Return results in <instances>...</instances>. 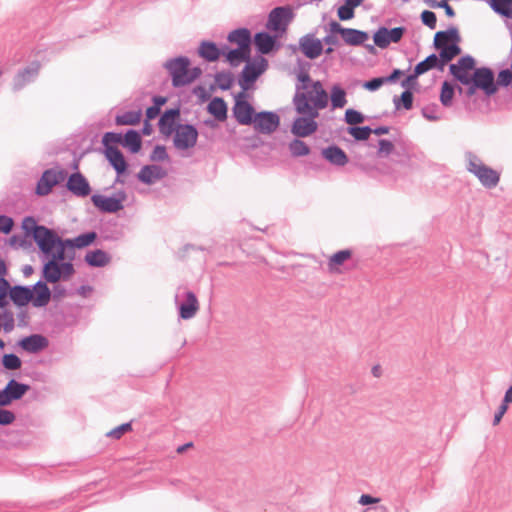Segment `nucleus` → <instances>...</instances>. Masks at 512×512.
I'll return each instance as SVG.
<instances>
[{
	"label": "nucleus",
	"mask_w": 512,
	"mask_h": 512,
	"mask_svg": "<svg viewBox=\"0 0 512 512\" xmlns=\"http://www.w3.org/2000/svg\"><path fill=\"white\" fill-rule=\"evenodd\" d=\"M451 74L462 84L468 85L472 82V75L475 69V60L471 56H464L456 64H451Z\"/></svg>",
	"instance_id": "6"
},
{
	"label": "nucleus",
	"mask_w": 512,
	"mask_h": 512,
	"mask_svg": "<svg viewBox=\"0 0 512 512\" xmlns=\"http://www.w3.org/2000/svg\"><path fill=\"white\" fill-rule=\"evenodd\" d=\"M289 150L293 156H304L309 153V147L301 140L292 141Z\"/></svg>",
	"instance_id": "45"
},
{
	"label": "nucleus",
	"mask_w": 512,
	"mask_h": 512,
	"mask_svg": "<svg viewBox=\"0 0 512 512\" xmlns=\"http://www.w3.org/2000/svg\"><path fill=\"white\" fill-rule=\"evenodd\" d=\"M472 82L478 89H481L487 96L493 95L497 91L494 74L491 69L482 67L474 70Z\"/></svg>",
	"instance_id": "7"
},
{
	"label": "nucleus",
	"mask_w": 512,
	"mask_h": 512,
	"mask_svg": "<svg viewBox=\"0 0 512 512\" xmlns=\"http://www.w3.org/2000/svg\"><path fill=\"white\" fill-rule=\"evenodd\" d=\"M199 310V302L196 295L189 291L186 293V301L180 305V317L184 320L193 318Z\"/></svg>",
	"instance_id": "21"
},
{
	"label": "nucleus",
	"mask_w": 512,
	"mask_h": 512,
	"mask_svg": "<svg viewBox=\"0 0 512 512\" xmlns=\"http://www.w3.org/2000/svg\"><path fill=\"white\" fill-rule=\"evenodd\" d=\"M1 315V328L5 332H11L14 329V317L12 313H3Z\"/></svg>",
	"instance_id": "53"
},
{
	"label": "nucleus",
	"mask_w": 512,
	"mask_h": 512,
	"mask_svg": "<svg viewBox=\"0 0 512 512\" xmlns=\"http://www.w3.org/2000/svg\"><path fill=\"white\" fill-rule=\"evenodd\" d=\"M394 103L397 108H399L401 104L406 110H410L413 105V94L406 90L401 94L399 100H394Z\"/></svg>",
	"instance_id": "48"
},
{
	"label": "nucleus",
	"mask_w": 512,
	"mask_h": 512,
	"mask_svg": "<svg viewBox=\"0 0 512 512\" xmlns=\"http://www.w3.org/2000/svg\"><path fill=\"white\" fill-rule=\"evenodd\" d=\"M436 67L440 68V60L435 54H432V55L428 56L425 60L421 61L420 63H418L416 65V67L414 69V74L410 75L406 79V81H404L402 83V85L404 87L409 86V84L411 82H413L419 75H421L433 68H436Z\"/></svg>",
	"instance_id": "19"
},
{
	"label": "nucleus",
	"mask_w": 512,
	"mask_h": 512,
	"mask_svg": "<svg viewBox=\"0 0 512 512\" xmlns=\"http://www.w3.org/2000/svg\"><path fill=\"white\" fill-rule=\"evenodd\" d=\"M385 82V78H374L370 81L365 82L364 88L370 91L377 90Z\"/></svg>",
	"instance_id": "61"
},
{
	"label": "nucleus",
	"mask_w": 512,
	"mask_h": 512,
	"mask_svg": "<svg viewBox=\"0 0 512 512\" xmlns=\"http://www.w3.org/2000/svg\"><path fill=\"white\" fill-rule=\"evenodd\" d=\"M33 238L41 252L51 256L42 269V275L46 282L55 284L60 280H69L75 273V269L71 262H63L65 240L45 226L37 228Z\"/></svg>",
	"instance_id": "1"
},
{
	"label": "nucleus",
	"mask_w": 512,
	"mask_h": 512,
	"mask_svg": "<svg viewBox=\"0 0 512 512\" xmlns=\"http://www.w3.org/2000/svg\"><path fill=\"white\" fill-rule=\"evenodd\" d=\"M314 116L303 115L295 119L292 125V133L298 137H307L317 130V123Z\"/></svg>",
	"instance_id": "15"
},
{
	"label": "nucleus",
	"mask_w": 512,
	"mask_h": 512,
	"mask_svg": "<svg viewBox=\"0 0 512 512\" xmlns=\"http://www.w3.org/2000/svg\"><path fill=\"white\" fill-rule=\"evenodd\" d=\"M208 112L218 121H225L227 118V105L222 98L216 97L208 104Z\"/></svg>",
	"instance_id": "28"
},
{
	"label": "nucleus",
	"mask_w": 512,
	"mask_h": 512,
	"mask_svg": "<svg viewBox=\"0 0 512 512\" xmlns=\"http://www.w3.org/2000/svg\"><path fill=\"white\" fill-rule=\"evenodd\" d=\"M330 100L333 109L343 108L347 104L346 92L338 85L331 89Z\"/></svg>",
	"instance_id": "38"
},
{
	"label": "nucleus",
	"mask_w": 512,
	"mask_h": 512,
	"mask_svg": "<svg viewBox=\"0 0 512 512\" xmlns=\"http://www.w3.org/2000/svg\"><path fill=\"white\" fill-rule=\"evenodd\" d=\"M404 33V27H395L392 29L381 27L375 32L373 40L376 46L383 49L388 47L391 43L399 42Z\"/></svg>",
	"instance_id": "11"
},
{
	"label": "nucleus",
	"mask_w": 512,
	"mask_h": 512,
	"mask_svg": "<svg viewBox=\"0 0 512 512\" xmlns=\"http://www.w3.org/2000/svg\"><path fill=\"white\" fill-rule=\"evenodd\" d=\"M32 291L31 302L35 307L46 306L51 299V291L46 283L39 281L37 282Z\"/></svg>",
	"instance_id": "20"
},
{
	"label": "nucleus",
	"mask_w": 512,
	"mask_h": 512,
	"mask_svg": "<svg viewBox=\"0 0 512 512\" xmlns=\"http://www.w3.org/2000/svg\"><path fill=\"white\" fill-rule=\"evenodd\" d=\"M342 38L346 44L357 46L364 43L368 39V34L360 30L345 28L342 34Z\"/></svg>",
	"instance_id": "29"
},
{
	"label": "nucleus",
	"mask_w": 512,
	"mask_h": 512,
	"mask_svg": "<svg viewBox=\"0 0 512 512\" xmlns=\"http://www.w3.org/2000/svg\"><path fill=\"white\" fill-rule=\"evenodd\" d=\"M512 82V71L505 69L499 72L497 84L507 86Z\"/></svg>",
	"instance_id": "56"
},
{
	"label": "nucleus",
	"mask_w": 512,
	"mask_h": 512,
	"mask_svg": "<svg viewBox=\"0 0 512 512\" xmlns=\"http://www.w3.org/2000/svg\"><path fill=\"white\" fill-rule=\"evenodd\" d=\"M440 69L442 70L444 65L452 60L454 57L460 54L461 49L456 44H450L449 46L443 47L440 49Z\"/></svg>",
	"instance_id": "39"
},
{
	"label": "nucleus",
	"mask_w": 512,
	"mask_h": 512,
	"mask_svg": "<svg viewBox=\"0 0 512 512\" xmlns=\"http://www.w3.org/2000/svg\"><path fill=\"white\" fill-rule=\"evenodd\" d=\"M166 68L172 78L175 87L184 86L197 79L202 71L198 67L191 68L190 61L185 57H179L166 63Z\"/></svg>",
	"instance_id": "3"
},
{
	"label": "nucleus",
	"mask_w": 512,
	"mask_h": 512,
	"mask_svg": "<svg viewBox=\"0 0 512 512\" xmlns=\"http://www.w3.org/2000/svg\"><path fill=\"white\" fill-rule=\"evenodd\" d=\"M67 188L75 195L85 197L90 194L88 181L80 173L72 174L67 181Z\"/></svg>",
	"instance_id": "18"
},
{
	"label": "nucleus",
	"mask_w": 512,
	"mask_h": 512,
	"mask_svg": "<svg viewBox=\"0 0 512 512\" xmlns=\"http://www.w3.org/2000/svg\"><path fill=\"white\" fill-rule=\"evenodd\" d=\"M197 130L191 125H179L175 130L174 144L178 149H188L196 144Z\"/></svg>",
	"instance_id": "12"
},
{
	"label": "nucleus",
	"mask_w": 512,
	"mask_h": 512,
	"mask_svg": "<svg viewBox=\"0 0 512 512\" xmlns=\"http://www.w3.org/2000/svg\"><path fill=\"white\" fill-rule=\"evenodd\" d=\"M245 98L246 94L244 92L239 93L235 97L233 114L240 124L249 125L252 124L255 113L253 107L246 101Z\"/></svg>",
	"instance_id": "10"
},
{
	"label": "nucleus",
	"mask_w": 512,
	"mask_h": 512,
	"mask_svg": "<svg viewBox=\"0 0 512 512\" xmlns=\"http://www.w3.org/2000/svg\"><path fill=\"white\" fill-rule=\"evenodd\" d=\"M85 261L93 267H103L110 262V256L103 250L97 249L85 255Z\"/></svg>",
	"instance_id": "30"
},
{
	"label": "nucleus",
	"mask_w": 512,
	"mask_h": 512,
	"mask_svg": "<svg viewBox=\"0 0 512 512\" xmlns=\"http://www.w3.org/2000/svg\"><path fill=\"white\" fill-rule=\"evenodd\" d=\"M30 75L31 73L28 70L18 74V76L15 79V89L22 88L25 85V83L29 81Z\"/></svg>",
	"instance_id": "60"
},
{
	"label": "nucleus",
	"mask_w": 512,
	"mask_h": 512,
	"mask_svg": "<svg viewBox=\"0 0 512 512\" xmlns=\"http://www.w3.org/2000/svg\"><path fill=\"white\" fill-rule=\"evenodd\" d=\"M132 430V426L130 423L122 424L112 430H110L106 435L107 437L113 439H120L125 433H128Z\"/></svg>",
	"instance_id": "49"
},
{
	"label": "nucleus",
	"mask_w": 512,
	"mask_h": 512,
	"mask_svg": "<svg viewBox=\"0 0 512 512\" xmlns=\"http://www.w3.org/2000/svg\"><path fill=\"white\" fill-rule=\"evenodd\" d=\"M345 120L350 125L360 124L364 121L363 115L353 109H348L345 112Z\"/></svg>",
	"instance_id": "50"
},
{
	"label": "nucleus",
	"mask_w": 512,
	"mask_h": 512,
	"mask_svg": "<svg viewBox=\"0 0 512 512\" xmlns=\"http://www.w3.org/2000/svg\"><path fill=\"white\" fill-rule=\"evenodd\" d=\"M105 156L118 174H122L126 171V161L123 154L117 147H109L108 149H105Z\"/></svg>",
	"instance_id": "23"
},
{
	"label": "nucleus",
	"mask_w": 512,
	"mask_h": 512,
	"mask_svg": "<svg viewBox=\"0 0 512 512\" xmlns=\"http://www.w3.org/2000/svg\"><path fill=\"white\" fill-rule=\"evenodd\" d=\"M125 200L124 195L118 197H107L104 195L92 196L93 204L101 211L114 213L123 208V201Z\"/></svg>",
	"instance_id": "14"
},
{
	"label": "nucleus",
	"mask_w": 512,
	"mask_h": 512,
	"mask_svg": "<svg viewBox=\"0 0 512 512\" xmlns=\"http://www.w3.org/2000/svg\"><path fill=\"white\" fill-rule=\"evenodd\" d=\"M322 154L325 159L335 165L344 166L348 162L345 152L336 146L324 149Z\"/></svg>",
	"instance_id": "27"
},
{
	"label": "nucleus",
	"mask_w": 512,
	"mask_h": 512,
	"mask_svg": "<svg viewBox=\"0 0 512 512\" xmlns=\"http://www.w3.org/2000/svg\"><path fill=\"white\" fill-rule=\"evenodd\" d=\"M228 40L237 44L238 48H250L251 34L247 29H237L229 34Z\"/></svg>",
	"instance_id": "33"
},
{
	"label": "nucleus",
	"mask_w": 512,
	"mask_h": 512,
	"mask_svg": "<svg viewBox=\"0 0 512 512\" xmlns=\"http://www.w3.org/2000/svg\"><path fill=\"white\" fill-rule=\"evenodd\" d=\"M353 257L352 249L340 250L332 254L327 261V269L331 274H340L343 272L344 265Z\"/></svg>",
	"instance_id": "16"
},
{
	"label": "nucleus",
	"mask_w": 512,
	"mask_h": 512,
	"mask_svg": "<svg viewBox=\"0 0 512 512\" xmlns=\"http://www.w3.org/2000/svg\"><path fill=\"white\" fill-rule=\"evenodd\" d=\"M3 365L6 369L16 370L21 367V360L15 354H6L3 356Z\"/></svg>",
	"instance_id": "47"
},
{
	"label": "nucleus",
	"mask_w": 512,
	"mask_h": 512,
	"mask_svg": "<svg viewBox=\"0 0 512 512\" xmlns=\"http://www.w3.org/2000/svg\"><path fill=\"white\" fill-rule=\"evenodd\" d=\"M142 113L138 111H128L116 117L118 125H135L140 122Z\"/></svg>",
	"instance_id": "41"
},
{
	"label": "nucleus",
	"mask_w": 512,
	"mask_h": 512,
	"mask_svg": "<svg viewBox=\"0 0 512 512\" xmlns=\"http://www.w3.org/2000/svg\"><path fill=\"white\" fill-rule=\"evenodd\" d=\"M467 169L479 179L483 186L487 188L495 187L500 180L499 172L485 165L475 155L468 156Z\"/></svg>",
	"instance_id": "4"
},
{
	"label": "nucleus",
	"mask_w": 512,
	"mask_h": 512,
	"mask_svg": "<svg viewBox=\"0 0 512 512\" xmlns=\"http://www.w3.org/2000/svg\"><path fill=\"white\" fill-rule=\"evenodd\" d=\"M221 51L212 42L204 41L199 47V55L207 61L213 62L220 57Z\"/></svg>",
	"instance_id": "36"
},
{
	"label": "nucleus",
	"mask_w": 512,
	"mask_h": 512,
	"mask_svg": "<svg viewBox=\"0 0 512 512\" xmlns=\"http://www.w3.org/2000/svg\"><path fill=\"white\" fill-rule=\"evenodd\" d=\"M102 142L105 146V149H108L109 147H114L113 144L122 142V135L118 133L108 132L103 136Z\"/></svg>",
	"instance_id": "52"
},
{
	"label": "nucleus",
	"mask_w": 512,
	"mask_h": 512,
	"mask_svg": "<svg viewBox=\"0 0 512 512\" xmlns=\"http://www.w3.org/2000/svg\"><path fill=\"white\" fill-rule=\"evenodd\" d=\"M123 144L129 148L132 153H137L141 148L140 135L134 130L128 131L124 137Z\"/></svg>",
	"instance_id": "40"
},
{
	"label": "nucleus",
	"mask_w": 512,
	"mask_h": 512,
	"mask_svg": "<svg viewBox=\"0 0 512 512\" xmlns=\"http://www.w3.org/2000/svg\"><path fill=\"white\" fill-rule=\"evenodd\" d=\"M66 177V173L62 170L50 169L43 173L37 183L36 194L40 196L48 195L52 188L62 182Z\"/></svg>",
	"instance_id": "9"
},
{
	"label": "nucleus",
	"mask_w": 512,
	"mask_h": 512,
	"mask_svg": "<svg viewBox=\"0 0 512 512\" xmlns=\"http://www.w3.org/2000/svg\"><path fill=\"white\" fill-rule=\"evenodd\" d=\"M152 160L162 161L167 158V153L164 147L156 146L152 152Z\"/></svg>",
	"instance_id": "62"
},
{
	"label": "nucleus",
	"mask_w": 512,
	"mask_h": 512,
	"mask_svg": "<svg viewBox=\"0 0 512 512\" xmlns=\"http://www.w3.org/2000/svg\"><path fill=\"white\" fill-rule=\"evenodd\" d=\"M252 123L259 132L271 133L279 126V117L272 112H261L255 114Z\"/></svg>",
	"instance_id": "13"
},
{
	"label": "nucleus",
	"mask_w": 512,
	"mask_h": 512,
	"mask_svg": "<svg viewBox=\"0 0 512 512\" xmlns=\"http://www.w3.org/2000/svg\"><path fill=\"white\" fill-rule=\"evenodd\" d=\"M40 226H38L36 224V221L33 217H26L24 218L23 222H22V228L27 232V233H32L33 236L35 235V231L37 228H39Z\"/></svg>",
	"instance_id": "57"
},
{
	"label": "nucleus",
	"mask_w": 512,
	"mask_h": 512,
	"mask_svg": "<svg viewBox=\"0 0 512 512\" xmlns=\"http://www.w3.org/2000/svg\"><path fill=\"white\" fill-rule=\"evenodd\" d=\"M348 133L353 136L356 140H366L372 133L371 128L365 127H351L348 129Z\"/></svg>",
	"instance_id": "46"
},
{
	"label": "nucleus",
	"mask_w": 512,
	"mask_h": 512,
	"mask_svg": "<svg viewBox=\"0 0 512 512\" xmlns=\"http://www.w3.org/2000/svg\"><path fill=\"white\" fill-rule=\"evenodd\" d=\"M491 7L497 13L508 17L512 10V0H491Z\"/></svg>",
	"instance_id": "43"
},
{
	"label": "nucleus",
	"mask_w": 512,
	"mask_h": 512,
	"mask_svg": "<svg viewBox=\"0 0 512 512\" xmlns=\"http://www.w3.org/2000/svg\"><path fill=\"white\" fill-rule=\"evenodd\" d=\"M276 43V37L269 35L266 32L257 33L254 37V44L259 52L262 54L270 53Z\"/></svg>",
	"instance_id": "24"
},
{
	"label": "nucleus",
	"mask_w": 512,
	"mask_h": 512,
	"mask_svg": "<svg viewBox=\"0 0 512 512\" xmlns=\"http://www.w3.org/2000/svg\"><path fill=\"white\" fill-rule=\"evenodd\" d=\"M164 175L163 170L155 165L145 166L139 172V179L144 183H153L154 181L162 178Z\"/></svg>",
	"instance_id": "32"
},
{
	"label": "nucleus",
	"mask_w": 512,
	"mask_h": 512,
	"mask_svg": "<svg viewBox=\"0 0 512 512\" xmlns=\"http://www.w3.org/2000/svg\"><path fill=\"white\" fill-rule=\"evenodd\" d=\"M179 116V110L171 109L166 111L159 120V128L164 135H170L174 130L176 119Z\"/></svg>",
	"instance_id": "25"
},
{
	"label": "nucleus",
	"mask_w": 512,
	"mask_h": 512,
	"mask_svg": "<svg viewBox=\"0 0 512 512\" xmlns=\"http://www.w3.org/2000/svg\"><path fill=\"white\" fill-rule=\"evenodd\" d=\"M246 62L239 80L243 89H247L268 67L267 60L262 56H258L252 61L247 60Z\"/></svg>",
	"instance_id": "5"
},
{
	"label": "nucleus",
	"mask_w": 512,
	"mask_h": 512,
	"mask_svg": "<svg viewBox=\"0 0 512 512\" xmlns=\"http://www.w3.org/2000/svg\"><path fill=\"white\" fill-rule=\"evenodd\" d=\"M97 238V234L95 232H89L86 234L79 235L74 239L65 240V249L67 247L72 248H84L92 244Z\"/></svg>",
	"instance_id": "35"
},
{
	"label": "nucleus",
	"mask_w": 512,
	"mask_h": 512,
	"mask_svg": "<svg viewBox=\"0 0 512 512\" xmlns=\"http://www.w3.org/2000/svg\"><path fill=\"white\" fill-rule=\"evenodd\" d=\"M363 0H346L338 8L337 14L340 20H350L354 17V9L362 4Z\"/></svg>",
	"instance_id": "37"
},
{
	"label": "nucleus",
	"mask_w": 512,
	"mask_h": 512,
	"mask_svg": "<svg viewBox=\"0 0 512 512\" xmlns=\"http://www.w3.org/2000/svg\"><path fill=\"white\" fill-rule=\"evenodd\" d=\"M10 285L6 279L0 277V308L7 305V296L10 292Z\"/></svg>",
	"instance_id": "51"
},
{
	"label": "nucleus",
	"mask_w": 512,
	"mask_h": 512,
	"mask_svg": "<svg viewBox=\"0 0 512 512\" xmlns=\"http://www.w3.org/2000/svg\"><path fill=\"white\" fill-rule=\"evenodd\" d=\"M226 60L232 66H238L250 58V48H237L226 53Z\"/></svg>",
	"instance_id": "34"
},
{
	"label": "nucleus",
	"mask_w": 512,
	"mask_h": 512,
	"mask_svg": "<svg viewBox=\"0 0 512 512\" xmlns=\"http://www.w3.org/2000/svg\"><path fill=\"white\" fill-rule=\"evenodd\" d=\"M300 49L307 58L315 59L323 51L322 41L313 35H306L300 40Z\"/></svg>",
	"instance_id": "17"
},
{
	"label": "nucleus",
	"mask_w": 512,
	"mask_h": 512,
	"mask_svg": "<svg viewBox=\"0 0 512 512\" xmlns=\"http://www.w3.org/2000/svg\"><path fill=\"white\" fill-rule=\"evenodd\" d=\"M9 296L16 305L24 306L30 302L32 291L26 287L15 286L10 289Z\"/></svg>",
	"instance_id": "26"
},
{
	"label": "nucleus",
	"mask_w": 512,
	"mask_h": 512,
	"mask_svg": "<svg viewBox=\"0 0 512 512\" xmlns=\"http://www.w3.org/2000/svg\"><path fill=\"white\" fill-rule=\"evenodd\" d=\"M67 295L66 289L61 285H56L53 287V291L51 292V297L53 296L54 300H60Z\"/></svg>",
	"instance_id": "63"
},
{
	"label": "nucleus",
	"mask_w": 512,
	"mask_h": 512,
	"mask_svg": "<svg viewBox=\"0 0 512 512\" xmlns=\"http://www.w3.org/2000/svg\"><path fill=\"white\" fill-rule=\"evenodd\" d=\"M14 222L12 218L0 216V232L8 234L13 228Z\"/></svg>",
	"instance_id": "59"
},
{
	"label": "nucleus",
	"mask_w": 512,
	"mask_h": 512,
	"mask_svg": "<svg viewBox=\"0 0 512 512\" xmlns=\"http://www.w3.org/2000/svg\"><path fill=\"white\" fill-rule=\"evenodd\" d=\"M29 389L30 387L28 385L19 383L14 379L10 380L5 387L9 398H11V402L21 399Z\"/></svg>",
	"instance_id": "31"
},
{
	"label": "nucleus",
	"mask_w": 512,
	"mask_h": 512,
	"mask_svg": "<svg viewBox=\"0 0 512 512\" xmlns=\"http://www.w3.org/2000/svg\"><path fill=\"white\" fill-rule=\"evenodd\" d=\"M15 419V414L12 411L0 409V425H10Z\"/></svg>",
	"instance_id": "55"
},
{
	"label": "nucleus",
	"mask_w": 512,
	"mask_h": 512,
	"mask_svg": "<svg viewBox=\"0 0 512 512\" xmlns=\"http://www.w3.org/2000/svg\"><path fill=\"white\" fill-rule=\"evenodd\" d=\"M293 17V12L289 7H277L269 14L267 28L274 32L283 33L286 31L290 20Z\"/></svg>",
	"instance_id": "8"
},
{
	"label": "nucleus",
	"mask_w": 512,
	"mask_h": 512,
	"mask_svg": "<svg viewBox=\"0 0 512 512\" xmlns=\"http://www.w3.org/2000/svg\"><path fill=\"white\" fill-rule=\"evenodd\" d=\"M298 84L293 97L295 110L300 115L319 116V111L329 103V94L320 81L312 80L310 75L302 71L297 75Z\"/></svg>",
	"instance_id": "2"
},
{
	"label": "nucleus",
	"mask_w": 512,
	"mask_h": 512,
	"mask_svg": "<svg viewBox=\"0 0 512 512\" xmlns=\"http://www.w3.org/2000/svg\"><path fill=\"white\" fill-rule=\"evenodd\" d=\"M19 344L25 351L36 353L48 346V340L41 335L34 334L23 338Z\"/></svg>",
	"instance_id": "22"
},
{
	"label": "nucleus",
	"mask_w": 512,
	"mask_h": 512,
	"mask_svg": "<svg viewBox=\"0 0 512 512\" xmlns=\"http://www.w3.org/2000/svg\"><path fill=\"white\" fill-rule=\"evenodd\" d=\"M421 20L426 26H428L431 29H434L436 27L437 18L435 13L432 11H423L421 14Z\"/></svg>",
	"instance_id": "54"
},
{
	"label": "nucleus",
	"mask_w": 512,
	"mask_h": 512,
	"mask_svg": "<svg viewBox=\"0 0 512 512\" xmlns=\"http://www.w3.org/2000/svg\"><path fill=\"white\" fill-rule=\"evenodd\" d=\"M394 149V145L391 141L382 139L379 141V155H389Z\"/></svg>",
	"instance_id": "58"
},
{
	"label": "nucleus",
	"mask_w": 512,
	"mask_h": 512,
	"mask_svg": "<svg viewBox=\"0 0 512 512\" xmlns=\"http://www.w3.org/2000/svg\"><path fill=\"white\" fill-rule=\"evenodd\" d=\"M507 410H508V407L506 405H503V404L500 405L498 412L494 416V421H493L494 425H498L500 423L502 417L507 412Z\"/></svg>",
	"instance_id": "64"
},
{
	"label": "nucleus",
	"mask_w": 512,
	"mask_h": 512,
	"mask_svg": "<svg viewBox=\"0 0 512 512\" xmlns=\"http://www.w3.org/2000/svg\"><path fill=\"white\" fill-rule=\"evenodd\" d=\"M454 97V87L451 83L445 81L442 84L440 101L444 106H450Z\"/></svg>",
	"instance_id": "44"
},
{
	"label": "nucleus",
	"mask_w": 512,
	"mask_h": 512,
	"mask_svg": "<svg viewBox=\"0 0 512 512\" xmlns=\"http://www.w3.org/2000/svg\"><path fill=\"white\" fill-rule=\"evenodd\" d=\"M456 36V31H439L435 34L434 45L437 49L449 46V42Z\"/></svg>",
	"instance_id": "42"
}]
</instances>
